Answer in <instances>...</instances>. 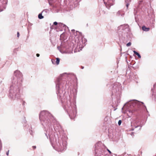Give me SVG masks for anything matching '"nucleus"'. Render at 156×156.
Wrapping results in <instances>:
<instances>
[{"label": "nucleus", "mask_w": 156, "mask_h": 156, "mask_svg": "<svg viewBox=\"0 0 156 156\" xmlns=\"http://www.w3.org/2000/svg\"><path fill=\"white\" fill-rule=\"evenodd\" d=\"M41 124L45 129L44 133L49 139L53 148L58 151L66 149L67 137L56 119L46 111H41L39 115Z\"/></svg>", "instance_id": "f257e3e1"}, {"label": "nucleus", "mask_w": 156, "mask_h": 156, "mask_svg": "<svg viewBox=\"0 0 156 156\" xmlns=\"http://www.w3.org/2000/svg\"><path fill=\"white\" fill-rule=\"evenodd\" d=\"M56 92L58 99L60 100L63 108L71 119H74L76 116L77 108L76 101L72 99V97L66 94L65 87L68 88L70 85L65 82V78L60 77L56 79L55 81Z\"/></svg>", "instance_id": "f03ea898"}, {"label": "nucleus", "mask_w": 156, "mask_h": 156, "mask_svg": "<svg viewBox=\"0 0 156 156\" xmlns=\"http://www.w3.org/2000/svg\"><path fill=\"white\" fill-rule=\"evenodd\" d=\"M16 82L14 80H12L9 91V96L13 100L19 99L21 96L20 90L22 84Z\"/></svg>", "instance_id": "7ed1b4c3"}, {"label": "nucleus", "mask_w": 156, "mask_h": 156, "mask_svg": "<svg viewBox=\"0 0 156 156\" xmlns=\"http://www.w3.org/2000/svg\"><path fill=\"white\" fill-rule=\"evenodd\" d=\"M118 33L120 42L123 43L125 42L126 38L129 39L132 36L129 26L127 24L122 25L119 27Z\"/></svg>", "instance_id": "20e7f679"}, {"label": "nucleus", "mask_w": 156, "mask_h": 156, "mask_svg": "<svg viewBox=\"0 0 156 156\" xmlns=\"http://www.w3.org/2000/svg\"><path fill=\"white\" fill-rule=\"evenodd\" d=\"M130 104L133 107H135V108L134 109L131 110H130L128 111L129 113L128 114L131 113L130 115H132L135 111L140 110L141 109H143L144 111L146 110L148 112L146 107L144 105V103L143 102L134 100L130 102Z\"/></svg>", "instance_id": "39448f33"}, {"label": "nucleus", "mask_w": 156, "mask_h": 156, "mask_svg": "<svg viewBox=\"0 0 156 156\" xmlns=\"http://www.w3.org/2000/svg\"><path fill=\"white\" fill-rule=\"evenodd\" d=\"M104 145L101 141H98L94 145L95 155L98 156L103 154Z\"/></svg>", "instance_id": "423d86ee"}, {"label": "nucleus", "mask_w": 156, "mask_h": 156, "mask_svg": "<svg viewBox=\"0 0 156 156\" xmlns=\"http://www.w3.org/2000/svg\"><path fill=\"white\" fill-rule=\"evenodd\" d=\"M121 86L119 83H115L112 86V95L115 96L118 98L120 97L121 93Z\"/></svg>", "instance_id": "0eeeda50"}, {"label": "nucleus", "mask_w": 156, "mask_h": 156, "mask_svg": "<svg viewBox=\"0 0 156 156\" xmlns=\"http://www.w3.org/2000/svg\"><path fill=\"white\" fill-rule=\"evenodd\" d=\"M14 75L15 77H14L12 80H14L16 82L22 83L23 75L22 73L19 70H16L14 72Z\"/></svg>", "instance_id": "6e6552de"}, {"label": "nucleus", "mask_w": 156, "mask_h": 156, "mask_svg": "<svg viewBox=\"0 0 156 156\" xmlns=\"http://www.w3.org/2000/svg\"><path fill=\"white\" fill-rule=\"evenodd\" d=\"M140 123L138 121L134 120L131 122V128L130 129V130L133 131L135 128H137L139 127L138 130H140L142 126H140Z\"/></svg>", "instance_id": "1a4fd4ad"}, {"label": "nucleus", "mask_w": 156, "mask_h": 156, "mask_svg": "<svg viewBox=\"0 0 156 156\" xmlns=\"http://www.w3.org/2000/svg\"><path fill=\"white\" fill-rule=\"evenodd\" d=\"M87 41V40L85 38H83V37L81 38V41H80L77 45V47H79V48H81L80 50H81L82 49L85 45Z\"/></svg>", "instance_id": "9d476101"}, {"label": "nucleus", "mask_w": 156, "mask_h": 156, "mask_svg": "<svg viewBox=\"0 0 156 156\" xmlns=\"http://www.w3.org/2000/svg\"><path fill=\"white\" fill-rule=\"evenodd\" d=\"M114 0H103L106 7L109 9L110 7L114 4Z\"/></svg>", "instance_id": "9b49d317"}, {"label": "nucleus", "mask_w": 156, "mask_h": 156, "mask_svg": "<svg viewBox=\"0 0 156 156\" xmlns=\"http://www.w3.org/2000/svg\"><path fill=\"white\" fill-rule=\"evenodd\" d=\"M7 3V0H0V12L5 9Z\"/></svg>", "instance_id": "f8f14e48"}, {"label": "nucleus", "mask_w": 156, "mask_h": 156, "mask_svg": "<svg viewBox=\"0 0 156 156\" xmlns=\"http://www.w3.org/2000/svg\"><path fill=\"white\" fill-rule=\"evenodd\" d=\"M152 92V96L154 97L155 100L156 101V83L153 86V88L151 89Z\"/></svg>", "instance_id": "ddd939ff"}, {"label": "nucleus", "mask_w": 156, "mask_h": 156, "mask_svg": "<svg viewBox=\"0 0 156 156\" xmlns=\"http://www.w3.org/2000/svg\"><path fill=\"white\" fill-rule=\"evenodd\" d=\"M81 0H76L74 1V0H69L70 3L72 4L73 3L75 7H77L79 5V3L81 1Z\"/></svg>", "instance_id": "4468645a"}, {"label": "nucleus", "mask_w": 156, "mask_h": 156, "mask_svg": "<svg viewBox=\"0 0 156 156\" xmlns=\"http://www.w3.org/2000/svg\"><path fill=\"white\" fill-rule=\"evenodd\" d=\"M58 25L61 28L63 27V29H64V30H65L66 28H68V27H67L66 25L61 23H59Z\"/></svg>", "instance_id": "2eb2a0df"}, {"label": "nucleus", "mask_w": 156, "mask_h": 156, "mask_svg": "<svg viewBox=\"0 0 156 156\" xmlns=\"http://www.w3.org/2000/svg\"><path fill=\"white\" fill-rule=\"evenodd\" d=\"M124 15V13L122 11H119L117 13V15L118 16H122Z\"/></svg>", "instance_id": "dca6fc26"}, {"label": "nucleus", "mask_w": 156, "mask_h": 156, "mask_svg": "<svg viewBox=\"0 0 156 156\" xmlns=\"http://www.w3.org/2000/svg\"><path fill=\"white\" fill-rule=\"evenodd\" d=\"M142 29L143 31H148L150 30V28L149 27H146L145 26H143L142 27Z\"/></svg>", "instance_id": "f3484780"}, {"label": "nucleus", "mask_w": 156, "mask_h": 156, "mask_svg": "<svg viewBox=\"0 0 156 156\" xmlns=\"http://www.w3.org/2000/svg\"><path fill=\"white\" fill-rule=\"evenodd\" d=\"M133 52L134 54L137 55L139 58H141L140 55L138 52L135 51H133Z\"/></svg>", "instance_id": "a211bd4d"}, {"label": "nucleus", "mask_w": 156, "mask_h": 156, "mask_svg": "<svg viewBox=\"0 0 156 156\" xmlns=\"http://www.w3.org/2000/svg\"><path fill=\"white\" fill-rule=\"evenodd\" d=\"M137 9H134V14L135 15V19H136V13H137Z\"/></svg>", "instance_id": "6ab92c4d"}, {"label": "nucleus", "mask_w": 156, "mask_h": 156, "mask_svg": "<svg viewBox=\"0 0 156 156\" xmlns=\"http://www.w3.org/2000/svg\"><path fill=\"white\" fill-rule=\"evenodd\" d=\"M42 12L41 13H40L38 15V18L40 19H41L44 18V16H42Z\"/></svg>", "instance_id": "aec40b11"}, {"label": "nucleus", "mask_w": 156, "mask_h": 156, "mask_svg": "<svg viewBox=\"0 0 156 156\" xmlns=\"http://www.w3.org/2000/svg\"><path fill=\"white\" fill-rule=\"evenodd\" d=\"M56 64L58 65L59 64L60 62V59L59 58H57L56 59Z\"/></svg>", "instance_id": "412c9836"}, {"label": "nucleus", "mask_w": 156, "mask_h": 156, "mask_svg": "<svg viewBox=\"0 0 156 156\" xmlns=\"http://www.w3.org/2000/svg\"><path fill=\"white\" fill-rule=\"evenodd\" d=\"M48 12V9H44V10H43V11H42V13H43L44 12L47 13Z\"/></svg>", "instance_id": "4be33fe9"}, {"label": "nucleus", "mask_w": 156, "mask_h": 156, "mask_svg": "<svg viewBox=\"0 0 156 156\" xmlns=\"http://www.w3.org/2000/svg\"><path fill=\"white\" fill-rule=\"evenodd\" d=\"M51 62L53 64H55L56 63V61L55 59H52L51 60Z\"/></svg>", "instance_id": "5701e85b"}, {"label": "nucleus", "mask_w": 156, "mask_h": 156, "mask_svg": "<svg viewBox=\"0 0 156 156\" xmlns=\"http://www.w3.org/2000/svg\"><path fill=\"white\" fill-rule=\"evenodd\" d=\"M29 132H30V133L31 135H33V132L32 131V130H31V129H29Z\"/></svg>", "instance_id": "b1692460"}, {"label": "nucleus", "mask_w": 156, "mask_h": 156, "mask_svg": "<svg viewBox=\"0 0 156 156\" xmlns=\"http://www.w3.org/2000/svg\"><path fill=\"white\" fill-rule=\"evenodd\" d=\"M122 123V121L120 120H119L118 122V124L120 126Z\"/></svg>", "instance_id": "393cba45"}, {"label": "nucleus", "mask_w": 156, "mask_h": 156, "mask_svg": "<svg viewBox=\"0 0 156 156\" xmlns=\"http://www.w3.org/2000/svg\"><path fill=\"white\" fill-rule=\"evenodd\" d=\"M101 13L103 14H106V12H105V11L104 10H101Z\"/></svg>", "instance_id": "a878e982"}, {"label": "nucleus", "mask_w": 156, "mask_h": 156, "mask_svg": "<svg viewBox=\"0 0 156 156\" xmlns=\"http://www.w3.org/2000/svg\"><path fill=\"white\" fill-rule=\"evenodd\" d=\"M131 43L130 42H129V43H128L127 44H126V46H127V47H129V46H130L131 45Z\"/></svg>", "instance_id": "bb28decb"}, {"label": "nucleus", "mask_w": 156, "mask_h": 156, "mask_svg": "<svg viewBox=\"0 0 156 156\" xmlns=\"http://www.w3.org/2000/svg\"><path fill=\"white\" fill-rule=\"evenodd\" d=\"M125 2L130 3L131 2V0H125Z\"/></svg>", "instance_id": "cd10ccee"}, {"label": "nucleus", "mask_w": 156, "mask_h": 156, "mask_svg": "<svg viewBox=\"0 0 156 156\" xmlns=\"http://www.w3.org/2000/svg\"><path fill=\"white\" fill-rule=\"evenodd\" d=\"M126 7L127 8V9L128 6L129 5V3H128V2H126Z\"/></svg>", "instance_id": "c85d7f7f"}, {"label": "nucleus", "mask_w": 156, "mask_h": 156, "mask_svg": "<svg viewBox=\"0 0 156 156\" xmlns=\"http://www.w3.org/2000/svg\"><path fill=\"white\" fill-rule=\"evenodd\" d=\"M53 24L55 25H57L58 24V23L56 22H54Z\"/></svg>", "instance_id": "c756f323"}, {"label": "nucleus", "mask_w": 156, "mask_h": 156, "mask_svg": "<svg viewBox=\"0 0 156 156\" xmlns=\"http://www.w3.org/2000/svg\"><path fill=\"white\" fill-rule=\"evenodd\" d=\"M107 150L108 151V152L109 153V154H111L112 153L111 152L109 149H108V148H107Z\"/></svg>", "instance_id": "7c9ffc66"}, {"label": "nucleus", "mask_w": 156, "mask_h": 156, "mask_svg": "<svg viewBox=\"0 0 156 156\" xmlns=\"http://www.w3.org/2000/svg\"><path fill=\"white\" fill-rule=\"evenodd\" d=\"M20 36V34L19 32H17V37H19Z\"/></svg>", "instance_id": "2f4dec72"}, {"label": "nucleus", "mask_w": 156, "mask_h": 156, "mask_svg": "<svg viewBox=\"0 0 156 156\" xmlns=\"http://www.w3.org/2000/svg\"><path fill=\"white\" fill-rule=\"evenodd\" d=\"M9 151L8 150L6 153V154L7 155H9Z\"/></svg>", "instance_id": "473e14b6"}, {"label": "nucleus", "mask_w": 156, "mask_h": 156, "mask_svg": "<svg viewBox=\"0 0 156 156\" xmlns=\"http://www.w3.org/2000/svg\"><path fill=\"white\" fill-rule=\"evenodd\" d=\"M32 147H33V149H35L36 148V146H32Z\"/></svg>", "instance_id": "72a5a7b5"}, {"label": "nucleus", "mask_w": 156, "mask_h": 156, "mask_svg": "<svg viewBox=\"0 0 156 156\" xmlns=\"http://www.w3.org/2000/svg\"><path fill=\"white\" fill-rule=\"evenodd\" d=\"M36 56L37 57H39L40 56V54H36Z\"/></svg>", "instance_id": "f704fd0d"}, {"label": "nucleus", "mask_w": 156, "mask_h": 156, "mask_svg": "<svg viewBox=\"0 0 156 156\" xmlns=\"http://www.w3.org/2000/svg\"><path fill=\"white\" fill-rule=\"evenodd\" d=\"M71 31L73 33L75 31V30H71Z\"/></svg>", "instance_id": "c9c22d12"}, {"label": "nucleus", "mask_w": 156, "mask_h": 156, "mask_svg": "<svg viewBox=\"0 0 156 156\" xmlns=\"http://www.w3.org/2000/svg\"><path fill=\"white\" fill-rule=\"evenodd\" d=\"M81 68L82 69H83V68H84V67L83 66H82L81 67Z\"/></svg>", "instance_id": "e433bc0d"}, {"label": "nucleus", "mask_w": 156, "mask_h": 156, "mask_svg": "<svg viewBox=\"0 0 156 156\" xmlns=\"http://www.w3.org/2000/svg\"><path fill=\"white\" fill-rule=\"evenodd\" d=\"M133 133H133V132L131 134V135L132 136V135H133Z\"/></svg>", "instance_id": "4c0bfd02"}, {"label": "nucleus", "mask_w": 156, "mask_h": 156, "mask_svg": "<svg viewBox=\"0 0 156 156\" xmlns=\"http://www.w3.org/2000/svg\"><path fill=\"white\" fill-rule=\"evenodd\" d=\"M26 122H27L25 120V121H24V123H26Z\"/></svg>", "instance_id": "58836bf2"}, {"label": "nucleus", "mask_w": 156, "mask_h": 156, "mask_svg": "<svg viewBox=\"0 0 156 156\" xmlns=\"http://www.w3.org/2000/svg\"><path fill=\"white\" fill-rule=\"evenodd\" d=\"M24 127H26V125H25L24 124Z\"/></svg>", "instance_id": "ea45409f"}, {"label": "nucleus", "mask_w": 156, "mask_h": 156, "mask_svg": "<svg viewBox=\"0 0 156 156\" xmlns=\"http://www.w3.org/2000/svg\"><path fill=\"white\" fill-rule=\"evenodd\" d=\"M80 34H81V33H80Z\"/></svg>", "instance_id": "a19ab883"}, {"label": "nucleus", "mask_w": 156, "mask_h": 156, "mask_svg": "<svg viewBox=\"0 0 156 156\" xmlns=\"http://www.w3.org/2000/svg\"><path fill=\"white\" fill-rule=\"evenodd\" d=\"M24 103H25V102L24 101H23V104H24Z\"/></svg>", "instance_id": "79ce46f5"}]
</instances>
